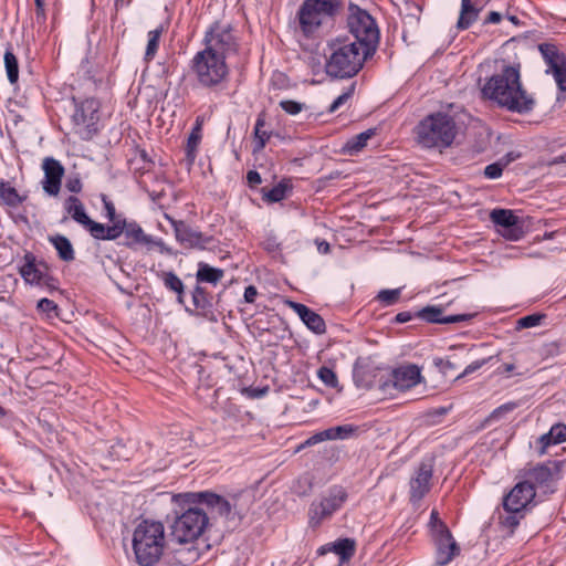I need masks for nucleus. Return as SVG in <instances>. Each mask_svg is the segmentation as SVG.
I'll return each mask as SVG.
<instances>
[{
    "label": "nucleus",
    "instance_id": "1",
    "mask_svg": "<svg viewBox=\"0 0 566 566\" xmlns=\"http://www.w3.org/2000/svg\"><path fill=\"white\" fill-rule=\"evenodd\" d=\"M347 25L355 41L336 40L329 44L325 72L334 78L355 76L378 49L380 33L375 19L353 2L348 4Z\"/></svg>",
    "mask_w": 566,
    "mask_h": 566
},
{
    "label": "nucleus",
    "instance_id": "2",
    "mask_svg": "<svg viewBox=\"0 0 566 566\" xmlns=\"http://www.w3.org/2000/svg\"><path fill=\"white\" fill-rule=\"evenodd\" d=\"M481 92L499 107L520 115L530 114L536 105L534 96L523 86L520 63L504 65L485 82Z\"/></svg>",
    "mask_w": 566,
    "mask_h": 566
},
{
    "label": "nucleus",
    "instance_id": "3",
    "mask_svg": "<svg viewBox=\"0 0 566 566\" xmlns=\"http://www.w3.org/2000/svg\"><path fill=\"white\" fill-rule=\"evenodd\" d=\"M344 7V0H304L297 11L301 31L306 38L315 36L322 28L333 25Z\"/></svg>",
    "mask_w": 566,
    "mask_h": 566
},
{
    "label": "nucleus",
    "instance_id": "4",
    "mask_svg": "<svg viewBox=\"0 0 566 566\" xmlns=\"http://www.w3.org/2000/svg\"><path fill=\"white\" fill-rule=\"evenodd\" d=\"M189 67L200 87L214 93L228 87L230 70L226 59L200 50L190 60Z\"/></svg>",
    "mask_w": 566,
    "mask_h": 566
},
{
    "label": "nucleus",
    "instance_id": "5",
    "mask_svg": "<svg viewBox=\"0 0 566 566\" xmlns=\"http://www.w3.org/2000/svg\"><path fill=\"white\" fill-rule=\"evenodd\" d=\"M165 528L160 522L144 520L137 525L133 536V549L142 566H154L163 555Z\"/></svg>",
    "mask_w": 566,
    "mask_h": 566
},
{
    "label": "nucleus",
    "instance_id": "6",
    "mask_svg": "<svg viewBox=\"0 0 566 566\" xmlns=\"http://www.w3.org/2000/svg\"><path fill=\"white\" fill-rule=\"evenodd\" d=\"M417 139L427 148H446L453 143L457 134L454 119L446 113L430 114L416 127Z\"/></svg>",
    "mask_w": 566,
    "mask_h": 566
},
{
    "label": "nucleus",
    "instance_id": "7",
    "mask_svg": "<svg viewBox=\"0 0 566 566\" xmlns=\"http://www.w3.org/2000/svg\"><path fill=\"white\" fill-rule=\"evenodd\" d=\"M205 51L228 59L231 54L238 52L239 42L234 35L232 24L226 21L216 20L205 32L202 40Z\"/></svg>",
    "mask_w": 566,
    "mask_h": 566
},
{
    "label": "nucleus",
    "instance_id": "8",
    "mask_svg": "<svg viewBox=\"0 0 566 566\" xmlns=\"http://www.w3.org/2000/svg\"><path fill=\"white\" fill-rule=\"evenodd\" d=\"M208 523L207 512L199 507H189L175 517L170 526V536L180 544L192 542L205 532Z\"/></svg>",
    "mask_w": 566,
    "mask_h": 566
},
{
    "label": "nucleus",
    "instance_id": "9",
    "mask_svg": "<svg viewBox=\"0 0 566 566\" xmlns=\"http://www.w3.org/2000/svg\"><path fill=\"white\" fill-rule=\"evenodd\" d=\"M101 104L96 98H86L75 105L73 134L83 140L92 139L99 130Z\"/></svg>",
    "mask_w": 566,
    "mask_h": 566
},
{
    "label": "nucleus",
    "instance_id": "10",
    "mask_svg": "<svg viewBox=\"0 0 566 566\" xmlns=\"http://www.w3.org/2000/svg\"><path fill=\"white\" fill-rule=\"evenodd\" d=\"M348 494L340 485H334L328 489L325 495L318 501L312 502L308 515L311 523L318 525L325 518L331 517L346 502Z\"/></svg>",
    "mask_w": 566,
    "mask_h": 566
},
{
    "label": "nucleus",
    "instance_id": "11",
    "mask_svg": "<svg viewBox=\"0 0 566 566\" xmlns=\"http://www.w3.org/2000/svg\"><path fill=\"white\" fill-rule=\"evenodd\" d=\"M19 273L27 284L45 287L49 291L56 289L57 282L51 276L48 264L31 252L24 254Z\"/></svg>",
    "mask_w": 566,
    "mask_h": 566
},
{
    "label": "nucleus",
    "instance_id": "12",
    "mask_svg": "<svg viewBox=\"0 0 566 566\" xmlns=\"http://www.w3.org/2000/svg\"><path fill=\"white\" fill-rule=\"evenodd\" d=\"M421 381L422 376L420 368L417 365L409 364L394 369L386 379L380 376L379 389L384 392L388 391L390 388L406 391Z\"/></svg>",
    "mask_w": 566,
    "mask_h": 566
},
{
    "label": "nucleus",
    "instance_id": "13",
    "mask_svg": "<svg viewBox=\"0 0 566 566\" xmlns=\"http://www.w3.org/2000/svg\"><path fill=\"white\" fill-rule=\"evenodd\" d=\"M541 52L546 65L547 74H552L559 91L566 92V55L554 43H539Z\"/></svg>",
    "mask_w": 566,
    "mask_h": 566
},
{
    "label": "nucleus",
    "instance_id": "14",
    "mask_svg": "<svg viewBox=\"0 0 566 566\" xmlns=\"http://www.w3.org/2000/svg\"><path fill=\"white\" fill-rule=\"evenodd\" d=\"M187 496L192 499L193 503L206 504L229 523V527H235L241 521V515L233 511L231 504L220 495L210 492L191 493Z\"/></svg>",
    "mask_w": 566,
    "mask_h": 566
},
{
    "label": "nucleus",
    "instance_id": "15",
    "mask_svg": "<svg viewBox=\"0 0 566 566\" xmlns=\"http://www.w3.org/2000/svg\"><path fill=\"white\" fill-rule=\"evenodd\" d=\"M536 490L528 482H518L503 499L505 511L523 512L534 500Z\"/></svg>",
    "mask_w": 566,
    "mask_h": 566
},
{
    "label": "nucleus",
    "instance_id": "16",
    "mask_svg": "<svg viewBox=\"0 0 566 566\" xmlns=\"http://www.w3.org/2000/svg\"><path fill=\"white\" fill-rule=\"evenodd\" d=\"M172 224L177 241L185 248L203 250L212 241V237L206 235L184 221H174Z\"/></svg>",
    "mask_w": 566,
    "mask_h": 566
},
{
    "label": "nucleus",
    "instance_id": "17",
    "mask_svg": "<svg viewBox=\"0 0 566 566\" xmlns=\"http://www.w3.org/2000/svg\"><path fill=\"white\" fill-rule=\"evenodd\" d=\"M491 221L504 228L502 235L511 241H517L523 235V230L520 227V219L509 209H494L490 213Z\"/></svg>",
    "mask_w": 566,
    "mask_h": 566
},
{
    "label": "nucleus",
    "instance_id": "18",
    "mask_svg": "<svg viewBox=\"0 0 566 566\" xmlns=\"http://www.w3.org/2000/svg\"><path fill=\"white\" fill-rule=\"evenodd\" d=\"M443 307L428 305L417 312L415 316L429 324H457L471 321L476 314L443 315Z\"/></svg>",
    "mask_w": 566,
    "mask_h": 566
},
{
    "label": "nucleus",
    "instance_id": "19",
    "mask_svg": "<svg viewBox=\"0 0 566 566\" xmlns=\"http://www.w3.org/2000/svg\"><path fill=\"white\" fill-rule=\"evenodd\" d=\"M192 307H186L190 315L200 316L209 321H216L212 296L206 287L197 284L191 291Z\"/></svg>",
    "mask_w": 566,
    "mask_h": 566
},
{
    "label": "nucleus",
    "instance_id": "20",
    "mask_svg": "<svg viewBox=\"0 0 566 566\" xmlns=\"http://www.w3.org/2000/svg\"><path fill=\"white\" fill-rule=\"evenodd\" d=\"M42 169L44 171V179L42 180L43 190L49 196L59 195L62 177L64 176V167L56 159L46 157L43 160Z\"/></svg>",
    "mask_w": 566,
    "mask_h": 566
},
{
    "label": "nucleus",
    "instance_id": "21",
    "mask_svg": "<svg viewBox=\"0 0 566 566\" xmlns=\"http://www.w3.org/2000/svg\"><path fill=\"white\" fill-rule=\"evenodd\" d=\"M432 465L421 462L416 475L410 480V501L417 503L421 501L430 491V481L432 479Z\"/></svg>",
    "mask_w": 566,
    "mask_h": 566
},
{
    "label": "nucleus",
    "instance_id": "22",
    "mask_svg": "<svg viewBox=\"0 0 566 566\" xmlns=\"http://www.w3.org/2000/svg\"><path fill=\"white\" fill-rule=\"evenodd\" d=\"M285 304L292 308L306 325V327L315 334H324L326 332V324L323 317L302 303L286 300Z\"/></svg>",
    "mask_w": 566,
    "mask_h": 566
},
{
    "label": "nucleus",
    "instance_id": "23",
    "mask_svg": "<svg viewBox=\"0 0 566 566\" xmlns=\"http://www.w3.org/2000/svg\"><path fill=\"white\" fill-rule=\"evenodd\" d=\"M434 544L437 566H447L460 553V547L453 536L438 538Z\"/></svg>",
    "mask_w": 566,
    "mask_h": 566
},
{
    "label": "nucleus",
    "instance_id": "24",
    "mask_svg": "<svg viewBox=\"0 0 566 566\" xmlns=\"http://www.w3.org/2000/svg\"><path fill=\"white\" fill-rule=\"evenodd\" d=\"M123 235V244L129 249H135L137 245H146V243L153 242V237L146 234L136 221L128 222L126 219Z\"/></svg>",
    "mask_w": 566,
    "mask_h": 566
},
{
    "label": "nucleus",
    "instance_id": "25",
    "mask_svg": "<svg viewBox=\"0 0 566 566\" xmlns=\"http://www.w3.org/2000/svg\"><path fill=\"white\" fill-rule=\"evenodd\" d=\"M356 551V543L352 538H339L332 544L319 547L318 554L324 555L327 552H334L339 556L340 562L349 560Z\"/></svg>",
    "mask_w": 566,
    "mask_h": 566
},
{
    "label": "nucleus",
    "instance_id": "26",
    "mask_svg": "<svg viewBox=\"0 0 566 566\" xmlns=\"http://www.w3.org/2000/svg\"><path fill=\"white\" fill-rule=\"evenodd\" d=\"M28 199L27 195H21L11 186V184L0 178V206L15 209Z\"/></svg>",
    "mask_w": 566,
    "mask_h": 566
},
{
    "label": "nucleus",
    "instance_id": "27",
    "mask_svg": "<svg viewBox=\"0 0 566 566\" xmlns=\"http://www.w3.org/2000/svg\"><path fill=\"white\" fill-rule=\"evenodd\" d=\"M354 382L358 388L371 389L379 388L380 377L377 375V369L368 366L356 367L354 369Z\"/></svg>",
    "mask_w": 566,
    "mask_h": 566
},
{
    "label": "nucleus",
    "instance_id": "28",
    "mask_svg": "<svg viewBox=\"0 0 566 566\" xmlns=\"http://www.w3.org/2000/svg\"><path fill=\"white\" fill-rule=\"evenodd\" d=\"M224 276L222 269L210 266L208 263L199 262L198 270L196 273L197 284L210 283L212 285L218 284Z\"/></svg>",
    "mask_w": 566,
    "mask_h": 566
},
{
    "label": "nucleus",
    "instance_id": "29",
    "mask_svg": "<svg viewBox=\"0 0 566 566\" xmlns=\"http://www.w3.org/2000/svg\"><path fill=\"white\" fill-rule=\"evenodd\" d=\"M73 220L82 224L91 235H93L95 231L102 230L101 227H98L99 222L92 220L86 214L83 203L75 197H73Z\"/></svg>",
    "mask_w": 566,
    "mask_h": 566
},
{
    "label": "nucleus",
    "instance_id": "30",
    "mask_svg": "<svg viewBox=\"0 0 566 566\" xmlns=\"http://www.w3.org/2000/svg\"><path fill=\"white\" fill-rule=\"evenodd\" d=\"M202 125H203V117L198 116L196 118L195 125L188 136V139H187L186 155H187L188 160H190L191 163L196 158L197 148L202 138Z\"/></svg>",
    "mask_w": 566,
    "mask_h": 566
},
{
    "label": "nucleus",
    "instance_id": "31",
    "mask_svg": "<svg viewBox=\"0 0 566 566\" xmlns=\"http://www.w3.org/2000/svg\"><path fill=\"white\" fill-rule=\"evenodd\" d=\"M111 222V226L99 223L98 227H101L102 230L95 231L92 237L96 240L113 241L118 239L123 234V231H125V219Z\"/></svg>",
    "mask_w": 566,
    "mask_h": 566
},
{
    "label": "nucleus",
    "instance_id": "32",
    "mask_svg": "<svg viewBox=\"0 0 566 566\" xmlns=\"http://www.w3.org/2000/svg\"><path fill=\"white\" fill-rule=\"evenodd\" d=\"M376 129L369 128L365 132H361L353 137H350L344 145V151L349 155H355L359 153L364 147H366L367 142L375 136Z\"/></svg>",
    "mask_w": 566,
    "mask_h": 566
},
{
    "label": "nucleus",
    "instance_id": "33",
    "mask_svg": "<svg viewBox=\"0 0 566 566\" xmlns=\"http://www.w3.org/2000/svg\"><path fill=\"white\" fill-rule=\"evenodd\" d=\"M292 189L290 179H282L276 186L271 189L263 188V200L268 202H280L286 197L289 190Z\"/></svg>",
    "mask_w": 566,
    "mask_h": 566
},
{
    "label": "nucleus",
    "instance_id": "34",
    "mask_svg": "<svg viewBox=\"0 0 566 566\" xmlns=\"http://www.w3.org/2000/svg\"><path fill=\"white\" fill-rule=\"evenodd\" d=\"M525 478L524 482H528L531 485H543L552 479V471L545 464H537L525 473Z\"/></svg>",
    "mask_w": 566,
    "mask_h": 566
},
{
    "label": "nucleus",
    "instance_id": "35",
    "mask_svg": "<svg viewBox=\"0 0 566 566\" xmlns=\"http://www.w3.org/2000/svg\"><path fill=\"white\" fill-rule=\"evenodd\" d=\"M479 10L472 4L471 0L461 1V12L457 23L458 29L465 30L476 20Z\"/></svg>",
    "mask_w": 566,
    "mask_h": 566
},
{
    "label": "nucleus",
    "instance_id": "36",
    "mask_svg": "<svg viewBox=\"0 0 566 566\" xmlns=\"http://www.w3.org/2000/svg\"><path fill=\"white\" fill-rule=\"evenodd\" d=\"M164 31H165L164 27L159 25L155 30H150L147 33L148 41H147L146 51H145V55H144V60L147 63L153 61L155 55L157 54L159 43H160V38H161Z\"/></svg>",
    "mask_w": 566,
    "mask_h": 566
},
{
    "label": "nucleus",
    "instance_id": "37",
    "mask_svg": "<svg viewBox=\"0 0 566 566\" xmlns=\"http://www.w3.org/2000/svg\"><path fill=\"white\" fill-rule=\"evenodd\" d=\"M264 126H265V115H264V113H260L258 115V118H256V122L254 125V140H255L254 151L262 150L271 137V133L263 129Z\"/></svg>",
    "mask_w": 566,
    "mask_h": 566
},
{
    "label": "nucleus",
    "instance_id": "38",
    "mask_svg": "<svg viewBox=\"0 0 566 566\" xmlns=\"http://www.w3.org/2000/svg\"><path fill=\"white\" fill-rule=\"evenodd\" d=\"M48 240L54 247L59 256L62 260H64V261L71 260V241L66 237L55 233V234H50L48 237Z\"/></svg>",
    "mask_w": 566,
    "mask_h": 566
},
{
    "label": "nucleus",
    "instance_id": "39",
    "mask_svg": "<svg viewBox=\"0 0 566 566\" xmlns=\"http://www.w3.org/2000/svg\"><path fill=\"white\" fill-rule=\"evenodd\" d=\"M4 66L9 82L15 84L19 80V63L10 45L4 52Z\"/></svg>",
    "mask_w": 566,
    "mask_h": 566
},
{
    "label": "nucleus",
    "instance_id": "40",
    "mask_svg": "<svg viewBox=\"0 0 566 566\" xmlns=\"http://www.w3.org/2000/svg\"><path fill=\"white\" fill-rule=\"evenodd\" d=\"M130 165L135 174L139 172L143 176L153 169L155 163L149 158L147 151L142 149L138 150L137 157L130 160Z\"/></svg>",
    "mask_w": 566,
    "mask_h": 566
},
{
    "label": "nucleus",
    "instance_id": "41",
    "mask_svg": "<svg viewBox=\"0 0 566 566\" xmlns=\"http://www.w3.org/2000/svg\"><path fill=\"white\" fill-rule=\"evenodd\" d=\"M163 283L165 287L176 294H180L182 289H185L184 282L180 277L172 271L163 272L160 274Z\"/></svg>",
    "mask_w": 566,
    "mask_h": 566
},
{
    "label": "nucleus",
    "instance_id": "42",
    "mask_svg": "<svg viewBox=\"0 0 566 566\" xmlns=\"http://www.w3.org/2000/svg\"><path fill=\"white\" fill-rule=\"evenodd\" d=\"M401 287L392 290H381L378 292L376 300L379 301L384 306H390L396 304L401 296Z\"/></svg>",
    "mask_w": 566,
    "mask_h": 566
},
{
    "label": "nucleus",
    "instance_id": "43",
    "mask_svg": "<svg viewBox=\"0 0 566 566\" xmlns=\"http://www.w3.org/2000/svg\"><path fill=\"white\" fill-rule=\"evenodd\" d=\"M317 376L323 381V384L325 386H327L329 388H334V389L338 388V386H339L338 378L332 368L322 366L317 370Z\"/></svg>",
    "mask_w": 566,
    "mask_h": 566
},
{
    "label": "nucleus",
    "instance_id": "44",
    "mask_svg": "<svg viewBox=\"0 0 566 566\" xmlns=\"http://www.w3.org/2000/svg\"><path fill=\"white\" fill-rule=\"evenodd\" d=\"M507 515L500 517V523L510 530L511 533L518 526L520 521L524 517L523 512H511L506 511Z\"/></svg>",
    "mask_w": 566,
    "mask_h": 566
},
{
    "label": "nucleus",
    "instance_id": "45",
    "mask_svg": "<svg viewBox=\"0 0 566 566\" xmlns=\"http://www.w3.org/2000/svg\"><path fill=\"white\" fill-rule=\"evenodd\" d=\"M355 88L356 83L354 82L331 104L328 113H335L340 106H343L354 95Z\"/></svg>",
    "mask_w": 566,
    "mask_h": 566
},
{
    "label": "nucleus",
    "instance_id": "46",
    "mask_svg": "<svg viewBox=\"0 0 566 566\" xmlns=\"http://www.w3.org/2000/svg\"><path fill=\"white\" fill-rule=\"evenodd\" d=\"M544 317L545 316L542 314H531V315L523 316L517 321V328L535 327L541 324V322Z\"/></svg>",
    "mask_w": 566,
    "mask_h": 566
},
{
    "label": "nucleus",
    "instance_id": "47",
    "mask_svg": "<svg viewBox=\"0 0 566 566\" xmlns=\"http://www.w3.org/2000/svg\"><path fill=\"white\" fill-rule=\"evenodd\" d=\"M553 437V443L558 444L566 441V426L563 423L554 424L548 431Z\"/></svg>",
    "mask_w": 566,
    "mask_h": 566
},
{
    "label": "nucleus",
    "instance_id": "48",
    "mask_svg": "<svg viewBox=\"0 0 566 566\" xmlns=\"http://www.w3.org/2000/svg\"><path fill=\"white\" fill-rule=\"evenodd\" d=\"M280 106L285 113L296 115L303 109L304 104L292 99H284L280 102Z\"/></svg>",
    "mask_w": 566,
    "mask_h": 566
},
{
    "label": "nucleus",
    "instance_id": "49",
    "mask_svg": "<svg viewBox=\"0 0 566 566\" xmlns=\"http://www.w3.org/2000/svg\"><path fill=\"white\" fill-rule=\"evenodd\" d=\"M503 169V164L500 161L490 164L484 168V176L489 179H497L502 176Z\"/></svg>",
    "mask_w": 566,
    "mask_h": 566
},
{
    "label": "nucleus",
    "instance_id": "50",
    "mask_svg": "<svg viewBox=\"0 0 566 566\" xmlns=\"http://www.w3.org/2000/svg\"><path fill=\"white\" fill-rule=\"evenodd\" d=\"M102 201L104 203V209H105V212H106V218L109 221H117L118 219H123L122 217L116 214L115 206H114V203L111 200H108L107 196L102 195Z\"/></svg>",
    "mask_w": 566,
    "mask_h": 566
},
{
    "label": "nucleus",
    "instance_id": "51",
    "mask_svg": "<svg viewBox=\"0 0 566 566\" xmlns=\"http://www.w3.org/2000/svg\"><path fill=\"white\" fill-rule=\"evenodd\" d=\"M491 359V357L489 358H483V359H478V360H474L472 361L471 364H469L464 370L458 376V378H462V377H465L470 374H473L475 373L476 370H479L481 367H483L485 364H488V361Z\"/></svg>",
    "mask_w": 566,
    "mask_h": 566
},
{
    "label": "nucleus",
    "instance_id": "52",
    "mask_svg": "<svg viewBox=\"0 0 566 566\" xmlns=\"http://www.w3.org/2000/svg\"><path fill=\"white\" fill-rule=\"evenodd\" d=\"M109 454L115 460L128 459V452L126 451V448L122 442L113 444L109 449Z\"/></svg>",
    "mask_w": 566,
    "mask_h": 566
},
{
    "label": "nucleus",
    "instance_id": "53",
    "mask_svg": "<svg viewBox=\"0 0 566 566\" xmlns=\"http://www.w3.org/2000/svg\"><path fill=\"white\" fill-rule=\"evenodd\" d=\"M433 366L437 367L440 371L447 373L448 370H454L457 368V365L451 361L450 359H444L442 357H434Z\"/></svg>",
    "mask_w": 566,
    "mask_h": 566
},
{
    "label": "nucleus",
    "instance_id": "54",
    "mask_svg": "<svg viewBox=\"0 0 566 566\" xmlns=\"http://www.w3.org/2000/svg\"><path fill=\"white\" fill-rule=\"evenodd\" d=\"M433 539L444 538L452 536L450 530L446 525V523H438V526H433L430 528Z\"/></svg>",
    "mask_w": 566,
    "mask_h": 566
},
{
    "label": "nucleus",
    "instance_id": "55",
    "mask_svg": "<svg viewBox=\"0 0 566 566\" xmlns=\"http://www.w3.org/2000/svg\"><path fill=\"white\" fill-rule=\"evenodd\" d=\"M148 250L156 247L161 254L172 255L174 251L170 247L166 245V243L161 239L153 238V242L146 243Z\"/></svg>",
    "mask_w": 566,
    "mask_h": 566
},
{
    "label": "nucleus",
    "instance_id": "56",
    "mask_svg": "<svg viewBox=\"0 0 566 566\" xmlns=\"http://www.w3.org/2000/svg\"><path fill=\"white\" fill-rule=\"evenodd\" d=\"M336 439H345L355 431V428L350 424L333 427Z\"/></svg>",
    "mask_w": 566,
    "mask_h": 566
},
{
    "label": "nucleus",
    "instance_id": "57",
    "mask_svg": "<svg viewBox=\"0 0 566 566\" xmlns=\"http://www.w3.org/2000/svg\"><path fill=\"white\" fill-rule=\"evenodd\" d=\"M537 443L539 446V454H545L546 453V450L549 446L554 444L553 443V437L551 436L549 432L547 433H544L542 434L538 440H537Z\"/></svg>",
    "mask_w": 566,
    "mask_h": 566
},
{
    "label": "nucleus",
    "instance_id": "58",
    "mask_svg": "<svg viewBox=\"0 0 566 566\" xmlns=\"http://www.w3.org/2000/svg\"><path fill=\"white\" fill-rule=\"evenodd\" d=\"M247 181L249 187L255 188L262 182V178L256 170H249L247 174Z\"/></svg>",
    "mask_w": 566,
    "mask_h": 566
},
{
    "label": "nucleus",
    "instance_id": "59",
    "mask_svg": "<svg viewBox=\"0 0 566 566\" xmlns=\"http://www.w3.org/2000/svg\"><path fill=\"white\" fill-rule=\"evenodd\" d=\"M38 308L45 313H51L56 310V304L49 298H41L38 302Z\"/></svg>",
    "mask_w": 566,
    "mask_h": 566
},
{
    "label": "nucleus",
    "instance_id": "60",
    "mask_svg": "<svg viewBox=\"0 0 566 566\" xmlns=\"http://www.w3.org/2000/svg\"><path fill=\"white\" fill-rule=\"evenodd\" d=\"M35 2V14L39 22L45 21V0H34Z\"/></svg>",
    "mask_w": 566,
    "mask_h": 566
},
{
    "label": "nucleus",
    "instance_id": "61",
    "mask_svg": "<svg viewBox=\"0 0 566 566\" xmlns=\"http://www.w3.org/2000/svg\"><path fill=\"white\" fill-rule=\"evenodd\" d=\"M256 296L258 290L254 285H249L245 287L243 297L247 303H254Z\"/></svg>",
    "mask_w": 566,
    "mask_h": 566
},
{
    "label": "nucleus",
    "instance_id": "62",
    "mask_svg": "<svg viewBox=\"0 0 566 566\" xmlns=\"http://www.w3.org/2000/svg\"><path fill=\"white\" fill-rule=\"evenodd\" d=\"M413 317H416L415 313L405 311V312H400L396 315L395 322L399 323V324H403V323L411 321Z\"/></svg>",
    "mask_w": 566,
    "mask_h": 566
},
{
    "label": "nucleus",
    "instance_id": "63",
    "mask_svg": "<svg viewBox=\"0 0 566 566\" xmlns=\"http://www.w3.org/2000/svg\"><path fill=\"white\" fill-rule=\"evenodd\" d=\"M520 158L518 153L510 151L506 155H504L499 161L503 164V167L505 168L509 164Z\"/></svg>",
    "mask_w": 566,
    "mask_h": 566
},
{
    "label": "nucleus",
    "instance_id": "64",
    "mask_svg": "<svg viewBox=\"0 0 566 566\" xmlns=\"http://www.w3.org/2000/svg\"><path fill=\"white\" fill-rule=\"evenodd\" d=\"M323 441H325V437L323 436V431H319V432L313 434L312 437H310L305 441V444L313 446V444H316V443H319V442H323Z\"/></svg>",
    "mask_w": 566,
    "mask_h": 566
}]
</instances>
